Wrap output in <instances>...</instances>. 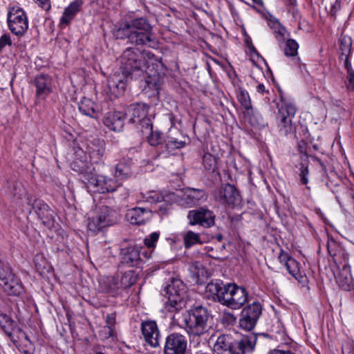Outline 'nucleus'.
<instances>
[{
    "label": "nucleus",
    "instance_id": "nucleus-1",
    "mask_svg": "<svg viewBox=\"0 0 354 354\" xmlns=\"http://www.w3.org/2000/svg\"><path fill=\"white\" fill-rule=\"evenodd\" d=\"M121 75H115L110 83L119 92L125 91L127 83L133 72L144 71L156 66L163 68V64L156 55L149 50H140L136 48H126L120 58Z\"/></svg>",
    "mask_w": 354,
    "mask_h": 354
},
{
    "label": "nucleus",
    "instance_id": "nucleus-2",
    "mask_svg": "<svg viewBox=\"0 0 354 354\" xmlns=\"http://www.w3.org/2000/svg\"><path fill=\"white\" fill-rule=\"evenodd\" d=\"M113 34L117 39H127L128 44L133 46H158L153 26L147 17H129L115 26Z\"/></svg>",
    "mask_w": 354,
    "mask_h": 354
},
{
    "label": "nucleus",
    "instance_id": "nucleus-3",
    "mask_svg": "<svg viewBox=\"0 0 354 354\" xmlns=\"http://www.w3.org/2000/svg\"><path fill=\"white\" fill-rule=\"evenodd\" d=\"M257 336L253 334L234 337L229 334L219 335L214 348L218 353L227 351L230 354H250L255 348Z\"/></svg>",
    "mask_w": 354,
    "mask_h": 354
},
{
    "label": "nucleus",
    "instance_id": "nucleus-4",
    "mask_svg": "<svg viewBox=\"0 0 354 354\" xmlns=\"http://www.w3.org/2000/svg\"><path fill=\"white\" fill-rule=\"evenodd\" d=\"M210 313L202 305L194 306L183 316L184 328L192 342L207 333L209 329L208 321Z\"/></svg>",
    "mask_w": 354,
    "mask_h": 354
},
{
    "label": "nucleus",
    "instance_id": "nucleus-5",
    "mask_svg": "<svg viewBox=\"0 0 354 354\" xmlns=\"http://www.w3.org/2000/svg\"><path fill=\"white\" fill-rule=\"evenodd\" d=\"M187 288L182 280L171 278L164 288L162 295L167 297L165 309L169 312H179L186 307Z\"/></svg>",
    "mask_w": 354,
    "mask_h": 354
},
{
    "label": "nucleus",
    "instance_id": "nucleus-6",
    "mask_svg": "<svg viewBox=\"0 0 354 354\" xmlns=\"http://www.w3.org/2000/svg\"><path fill=\"white\" fill-rule=\"evenodd\" d=\"M278 109L277 114V128L279 136H288L295 133L296 125L292 119L297 112L295 104L288 98L285 97L280 91V100L277 104Z\"/></svg>",
    "mask_w": 354,
    "mask_h": 354
},
{
    "label": "nucleus",
    "instance_id": "nucleus-7",
    "mask_svg": "<svg viewBox=\"0 0 354 354\" xmlns=\"http://www.w3.org/2000/svg\"><path fill=\"white\" fill-rule=\"evenodd\" d=\"M82 181L86 185L89 192L104 194L106 192H113L114 191L124 192V197L129 196V191L124 187L118 185L116 182L106 176L102 175L86 174L81 178Z\"/></svg>",
    "mask_w": 354,
    "mask_h": 354
},
{
    "label": "nucleus",
    "instance_id": "nucleus-8",
    "mask_svg": "<svg viewBox=\"0 0 354 354\" xmlns=\"http://www.w3.org/2000/svg\"><path fill=\"white\" fill-rule=\"evenodd\" d=\"M7 22L10 30L18 36L23 35L28 28V17L24 10L18 6L9 8Z\"/></svg>",
    "mask_w": 354,
    "mask_h": 354
},
{
    "label": "nucleus",
    "instance_id": "nucleus-9",
    "mask_svg": "<svg viewBox=\"0 0 354 354\" xmlns=\"http://www.w3.org/2000/svg\"><path fill=\"white\" fill-rule=\"evenodd\" d=\"M159 67L153 66V68H147V75L145 77L142 91L148 97L158 96L160 91L164 83L165 74L158 71Z\"/></svg>",
    "mask_w": 354,
    "mask_h": 354
},
{
    "label": "nucleus",
    "instance_id": "nucleus-10",
    "mask_svg": "<svg viewBox=\"0 0 354 354\" xmlns=\"http://www.w3.org/2000/svg\"><path fill=\"white\" fill-rule=\"evenodd\" d=\"M149 106L142 102H136L128 106L127 113L129 122L140 126V130L148 129L151 125V119L147 117Z\"/></svg>",
    "mask_w": 354,
    "mask_h": 354
},
{
    "label": "nucleus",
    "instance_id": "nucleus-11",
    "mask_svg": "<svg viewBox=\"0 0 354 354\" xmlns=\"http://www.w3.org/2000/svg\"><path fill=\"white\" fill-rule=\"evenodd\" d=\"M262 313V307L259 302L254 301L242 310L239 319L241 328L250 331L254 329Z\"/></svg>",
    "mask_w": 354,
    "mask_h": 354
},
{
    "label": "nucleus",
    "instance_id": "nucleus-12",
    "mask_svg": "<svg viewBox=\"0 0 354 354\" xmlns=\"http://www.w3.org/2000/svg\"><path fill=\"white\" fill-rule=\"evenodd\" d=\"M215 201L221 204L237 205L241 202V197L236 188L229 183L221 185L213 192Z\"/></svg>",
    "mask_w": 354,
    "mask_h": 354
},
{
    "label": "nucleus",
    "instance_id": "nucleus-13",
    "mask_svg": "<svg viewBox=\"0 0 354 354\" xmlns=\"http://www.w3.org/2000/svg\"><path fill=\"white\" fill-rule=\"evenodd\" d=\"M113 210L107 206L99 207L96 216L88 218L87 227L89 231L95 234L103 228L113 224Z\"/></svg>",
    "mask_w": 354,
    "mask_h": 354
},
{
    "label": "nucleus",
    "instance_id": "nucleus-14",
    "mask_svg": "<svg viewBox=\"0 0 354 354\" xmlns=\"http://www.w3.org/2000/svg\"><path fill=\"white\" fill-rule=\"evenodd\" d=\"M187 218L190 225H199L209 228L214 225L216 216L212 211L202 207L189 211Z\"/></svg>",
    "mask_w": 354,
    "mask_h": 354
},
{
    "label": "nucleus",
    "instance_id": "nucleus-15",
    "mask_svg": "<svg viewBox=\"0 0 354 354\" xmlns=\"http://www.w3.org/2000/svg\"><path fill=\"white\" fill-rule=\"evenodd\" d=\"M228 290V283L224 284L221 280L212 281L206 286L205 297L225 306Z\"/></svg>",
    "mask_w": 354,
    "mask_h": 354
},
{
    "label": "nucleus",
    "instance_id": "nucleus-16",
    "mask_svg": "<svg viewBox=\"0 0 354 354\" xmlns=\"http://www.w3.org/2000/svg\"><path fill=\"white\" fill-rule=\"evenodd\" d=\"M228 287L225 306L232 309H239L248 301V292L243 287L235 283H228Z\"/></svg>",
    "mask_w": 354,
    "mask_h": 354
},
{
    "label": "nucleus",
    "instance_id": "nucleus-17",
    "mask_svg": "<svg viewBox=\"0 0 354 354\" xmlns=\"http://www.w3.org/2000/svg\"><path fill=\"white\" fill-rule=\"evenodd\" d=\"M32 206L44 226L49 230L53 229L55 224V214L48 205L42 200L36 199L33 201Z\"/></svg>",
    "mask_w": 354,
    "mask_h": 354
},
{
    "label": "nucleus",
    "instance_id": "nucleus-18",
    "mask_svg": "<svg viewBox=\"0 0 354 354\" xmlns=\"http://www.w3.org/2000/svg\"><path fill=\"white\" fill-rule=\"evenodd\" d=\"M187 347L186 337L182 334L172 333L166 337L164 354H185Z\"/></svg>",
    "mask_w": 354,
    "mask_h": 354
},
{
    "label": "nucleus",
    "instance_id": "nucleus-19",
    "mask_svg": "<svg viewBox=\"0 0 354 354\" xmlns=\"http://www.w3.org/2000/svg\"><path fill=\"white\" fill-rule=\"evenodd\" d=\"M106 142L104 139L94 138L87 144L88 153L91 164L102 165L105 159Z\"/></svg>",
    "mask_w": 354,
    "mask_h": 354
},
{
    "label": "nucleus",
    "instance_id": "nucleus-20",
    "mask_svg": "<svg viewBox=\"0 0 354 354\" xmlns=\"http://www.w3.org/2000/svg\"><path fill=\"white\" fill-rule=\"evenodd\" d=\"M142 333L145 342L152 347H157L160 345V332L156 322L152 320H147L142 322Z\"/></svg>",
    "mask_w": 354,
    "mask_h": 354
},
{
    "label": "nucleus",
    "instance_id": "nucleus-21",
    "mask_svg": "<svg viewBox=\"0 0 354 354\" xmlns=\"http://www.w3.org/2000/svg\"><path fill=\"white\" fill-rule=\"evenodd\" d=\"M120 263L127 267L138 266L142 259L140 249L136 245H130L120 250Z\"/></svg>",
    "mask_w": 354,
    "mask_h": 354
},
{
    "label": "nucleus",
    "instance_id": "nucleus-22",
    "mask_svg": "<svg viewBox=\"0 0 354 354\" xmlns=\"http://www.w3.org/2000/svg\"><path fill=\"white\" fill-rule=\"evenodd\" d=\"M151 211L144 207H134L127 210V220L132 225H144L151 217Z\"/></svg>",
    "mask_w": 354,
    "mask_h": 354
},
{
    "label": "nucleus",
    "instance_id": "nucleus-23",
    "mask_svg": "<svg viewBox=\"0 0 354 354\" xmlns=\"http://www.w3.org/2000/svg\"><path fill=\"white\" fill-rule=\"evenodd\" d=\"M207 198V194L205 190L201 189H195L187 187L183 194L182 200L184 203L189 207L196 206L201 203L204 202Z\"/></svg>",
    "mask_w": 354,
    "mask_h": 354
},
{
    "label": "nucleus",
    "instance_id": "nucleus-24",
    "mask_svg": "<svg viewBox=\"0 0 354 354\" xmlns=\"http://www.w3.org/2000/svg\"><path fill=\"white\" fill-rule=\"evenodd\" d=\"M125 114L120 111H110L104 119V124L113 131H120L124 124Z\"/></svg>",
    "mask_w": 354,
    "mask_h": 354
},
{
    "label": "nucleus",
    "instance_id": "nucleus-25",
    "mask_svg": "<svg viewBox=\"0 0 354 354\" xmlns=\"http://www.w3.org/2000/svg\"><path fill=\"white\" fill-rule=\"evenodd\" d=\"M34 84L36 87V96L39 98L45 99L52 91V80L48 75L36 76Z\"/></svg>",
    "mask_w": 354,
    "mask_h": 354
},
{
    "label": "nucleus",
    "instance_id": "nucleus-26",
    "mask_svg": "<svg viewBox=\"0 0 354 354\" xmlns=\"http://www.w3.org/2000/svg\"><path fill=\"white\" fill-rule=\"evenodd\" d=\"M71 167L73 171L82 176L91 174V165L87 161L86 153L82 149L75 152V158L71 163Z\"/></svg>",
    "mask_w": 354,
    "mask_h": 354
},
{
    "label": "nucleus",
    "instance_id": "nucleus-27",
    "mask_svg": "<svg viewBox=\"0 0 354 354\" xmlns=\"http://www.w3.org/2000/svg\"><path fill=\"white\" fill-rule=\"evenodd\" d=\"M280 263L283 264L289 274L296 279L302 277L299 268V263L294 258L291 257L287 252L281 250L278 257Z\"/></svg>",
    "mask_w": 354,
    "mask_h": 354
},
{
    "label": "nucleus",
    "instance_id": "nucleus-28",
    "mask_svg": "<svg viewBox=\"0 0 354 354\" xmlns=\"http://www.w3.org/2000/svg\"><path fill=\"white\" fill-rule=\"evenodd\" d=\"M83 5V0H74L64 9L60 19L59 26L64 28L68 26L75 15L80 11Z\"/></svg>",
    "mask_w": 354,
    "mask_h": 354
},
{
    "label": "nucleus",
    "instance_id": "nucleus-29",
    "mask_svg": "<svg viewBox=\"0 0 354 354\" xmlns=\"http://www.w3.org/2000/svg\"><path fill=\"white\" fill-rule=\"evenodd\" d=\"M2 283L4 291L9 295L19 296L24 292L22 283L14 273Z\"/></svg>",
    "mask_w": 354,
    "mask_h": 354
},
{
    "label": "nucleus",
    "instance_id": "nucleus-30",
    "mask_svg": "<svg viewBox=\"0 0 354 354\" xmlns=\"http://www.w3.org/2000/svg\"><path fill=\"white\" fill-rule=\"evenodd\" d=\"M0 327L3 329L8 337L15 344L18 339L15 337L14 334L17 332V323L6 314H0Z\"/></svg>",
    "mask_w": 354,
    "mask_h": 354
},
{
    "label": "nucleus",
    "instance_id": "nucleus-31",
    "mask_svg": "<svg viewBox=\"0 0 354 354\" xmlns=\"http://www.w3.org/2000/svg\"><path fill=\"white\" fill-rule=\"evenodd\" d=\"M263 15L266 19L268 26L273 30L276 39L279 41L283 40L286 28L281 24L279 19L268 12L263 13Z\"/></svg>",
    "mask_w": 354,
    "mask_h": 354
},
{
    "label": "nucleus",
    "instance_id": "nucleus-32",
    "mask_svg": "<svg viewBox=\"0 0 354 354\" xmlns=\"http://www.w3.org/2000/svg\"><path fill=\"white\" fill-rule=\"evenodd\" d=\"M80 111L84 115L97 118L99 116V110L97 104L89 98L83 97L78 104Z\"/></svg>",
    "mask_w": 354,
    "mask_h": 354
},
{
    "label": "nucleus",
    "instance_id": "nucleus-33",
    "mask_svg": "<svg viewBox=\"0 0 354 354\" xmlns=\"http://www.w3.org/2000/svg\"><path fill=\"white\" fill-rule=\"evenodd\" d=\"M143 134H148L147 141L151 146L165 147V141L162 133L159 131H153V124H151L148 129H143L141 130Z\"/></svg>",
    "mask_w": 354,
    "mask_h": 354
},
{
    "label": "nucleus",
    "instance_id": "nucleus-34",
    "mask_svg": "<svg viewBox=\"0 0 354 354\" xmlns=\"http://www.w3.org/2000/svg\"><path fill=\"white\" fill-rule=\"evenodd\" d=\"M236 97L241 106L245 109L243 111L244 116L250 119L253 115V109L248 92L242 88H239L237 91Z\"/></svg>",
    "mask_w": 354,
    "mask_h": 354
},
{
    "label": "nucleus",
    "instance_id": "nucleus-35",
    "mask_svg": "<svg viewBox=\"0 0 354 354\" xmlns=\"http://www.w3.org/2000/svg\"><path fill=\"white\" fill-rule=\"evenodd\" d=\"M178 136H172L169 135L165 141V148L170 151L177 149H181L186 145L187 138L179 132H177Z\"/></svg>",
    "mask_w": 354,
    "mask_h": 354
},
{
    "label": "nucleus",
    "instance_id": "nucleus-36",
    "mask_svg": "<svg viewBox=\"0 0 354 354\" xmlns=\"http://www.w3.org/2000/svg\"><path fill=\"white\" fill-rule=\"evenodd\" d=\"M131 162L129 160H123L115 166V175L120 179H126L132 176L133 171L131 167Z\"/></svg>",
    "mask_w": 354,
    "mask_h": 354
},
{
    "label": "nucleus",
    "instance_id": "nucleus-37",
    "mask_svg": "<svg viewBox=\"0 0 354 354\" xmlns=\"http://www.w3.org/2000/svg\"><path fill=\"white\" fill-rule=\"evenodd\" d=\"M138 277L133 270L125 272L120 279V285L116 288H127L133 285L137 281Z\"/></svg>",
    "mask_w": 354,
    "mask_h": 354
},
{
    "label": "nucleus",
    "instance_id": "nucleus-38",
    "mask_svg": "<svg viewBox=\"0 0 354 354\" xmlns=\"http://www.w3.org/2000/svg\"><path fill=\"white\" fill-rule=\"evenodd\" d=\"M218 158L212 156L209 153H205L203 157V162L204 167L210 173H214L218 169L217 166Z\"/></svg>",
    "mask_w": 354,
    "mask_h": 354
},
{
    "label": "nucleus",
    "instance_id": "nucleus-39",
    "mask_svg": "<svg viewBox=\"0 0 354 354\" xmlns=\"http://www.w3.org/2000/svg\"><path fill=\"white\" fill-rule=\"evenodd\" d=\"M352 50V39L348 36H344L339 39V59L344 56H350Z\"/></svg>",
    "mask_w": 354,
    "mask_h": 354
},
{
    "label": "nucleus",
    "instance_id": "nucleus-40",
    "mask_svg": "<svg viewBox=\"0 0 354 354\" xmlns=\"http://www.w3.org/2000/svg\"><path fill=\"white\" fill-rule=\"evenodd\" d=\"M183 242L185 248H189L196 244L202 243L199 234L191 230L187 231L183 236Z\"/></svg>",
    "mask_w": 354,
    "mask_h": 354
},
{
    "label": "nucleus",
    "instance_id": "nucleus-41",
    "mask_svg": "<svg viewBox=\"0 0 354 354\" xmlns=\"http://www.w3.org/2000/svg\"><path fill=\"white\" fill-rule=\"evenodd\" d=\"M299 45L295 39H289L286 42L283 49L284 54L287 57H295L297 55Z\"/></svg>",
    "mask_w": 354,
    "mask_h": 354
},
{
    "label": "nucleus",
    "instance_id": "nucleus-42",
    "mask_svg": "<svg viewBox=\"0 0 354 354\" xmlns=\"http://www.w3.org/2000/svg\"><path fill=\"white\" fill-rule=\"evenodd\" d=\"M142 198L149 203H157L163 201L162 194L156 191H149L142 194Z\"/></svg>",
    "mask_w": 354,
    "mask_h": 354
},
{
    "label": "nucleus",
    "instance_id": "nucleus-43",
    "mask_svg": "<svg viewBox=\"0 0 354 354\" xmlns=\"http://www.w3.org/2000/svg\"><path fill=\"white\" fill-rule=\"evenodd\" d=\"M13 274L10 266L0 258V280L1 281L8 279Z\"/></svg>",
    "mask_w": 354,
    "mask_h": 354
},
{
    "label": "nucleus",
    "instance_id": "nucleus-44",
    "mask_svg": "<svg viewBox=\"0 0 354 354\" xmlns=\"http://www.w3.org/2000/svg\"><path fill=\"white\" fill-rule=\"evenodd\" d=\"M115 319L116 315L115 313H111L106 316V327L105 328L106 333L108 334L109 337H113L115 330Z\"/></svg>",
    "mask_w": 354,
    "mask_h": 354
},
{
    "label": "nucleus",
    "instance_id": "nucleus-45",
    "mask_svg": "<svg viewBox=\"0 0 354 354\" xmlns=\"http://www.w3.org/2000/svg\"><path fill=\"white\" fill-rule=\"evenodd\" d=\"M309 170L307 163H301L299 168L300 182L302 185H306L308 183Z\"/></svg>",
    "mask_w": 354,
    "mask_h": 354
},
{
    "label": "nucleus",
    "instance_id": "nucleus-46",
    "mask_svg": "<svg viewBox=\"0 0 354 354\" xmlns=\"http://www.w3.org/2000/svg\"><path fill=\"white\" fill-rule=\"evenodd\" d=\"M297 150L301 156V161L308 162L309 156L307 152V142L304 140H301L297 144Z\"/></svg>",
    "mask_w": 354,
    "mask_h": 354
},
{
    "label": "nucleus",
    "instance_id": "nucleus-47",
    "mask_svg": "<svg viewBox=\"0 0 354 354\" xmlns=\"http://www.w3.org/2000/svg\"><path fill=\"white\" fill-rule=\"evenodd\" d=\"M160 233L154 232L149 234L148 236H147L145 240L144 243L145 245L147 248H153L155 246V243L158 241L159 239Z\"/></svg>",
    "mask_w": 354,
    "mask_h": 354
},
{
    "label": "nucleus",
    "instance_id": "nucleus-48",
    "mask_svg": "<svg viewBox=\"0 0 354 354\" xmlns=\"http://www.w3.org/2000/svg\"><path fill=\"white\" fill-rule=\"evenodd\" d=\"M342 0H335V3L332 5L329 11L330 16L333 19H336L337 12L341 9Z\"/></svg>",
    "mask_w": 354,
    "mask_h": 354
},
{
    "label": "nucleus",
    "instance_id": "nucleus-49",
    "mask_svg": "<svg viewBox=\"0 0 354 354\" xmlns=\"http://www.w3.org/2000/svg\"><path fill=\"white\" fill-rule=\"evenodd\" d=\"M286 6L288 7V10L291 12L292 15H295L297 12L295 7L297 6L296 0H284Z\"/></svg>",
    "mask_w": 354,
    "mask_h": 354
},
{
    "label": "nucleus",
    "instance_id": "nucleus-50",
    "mask_svg": "<svg viewBox=\"0 0 354 354\" xmlns=\"http://www.w3.org/2000/svg\"><path fill=\"white\" fill-rule=\"evenodd\" d=\"M348 78L346 88L348 91H354V71L348 73Z\"/></svg>",
    "mask_w": 354,
    "mask_h": 354
},
{
    "label": "nucleus",
    "instance_id": "nucleus-51",
    "mask_svg": "<svg viewBox=\"0 0 354 354\" xmlns=\"http://www.w3.org/2000/svg\"><path fill=\"white\" fill-rule=\"evenodd\" d=\"M12 41L8 35L4 34L0 38V49L4 48L6 45L10 46Z\"/></svg>",
    "mask_w": 354,
    "mask_h": 354
},
{
    "label": "nucleus",
    "instance_id": "nucleus-52",
    "mask_svg": "<svg viewBox=\"0 0 354 354\" xmlns=\"http://www.w3.org/2000/svg\"><path fill=\"white\" fill-rule=\"evenodd\" d=\"M25 348H18L19 351L22 354H33L34 353V348L32 342H30V346L28 344L25 345Z\"/></svg>",
    "mask_w": 354,
    "mask_h": 354
},
{
    "label": "nucleus",
    "instance_id": "nucleus-53",
    "mask_svg": "<svg viewBox=\"0 0 354 354\" xmlns=\"http://www.w3.org/2000/svg\"><path fill=\"white\" fill-rule=\"evenodd\" d=\"M268 354H295L290 350L272 349Z\"/></svg>",
    "mask_w": 354,
    "mask_h": 354
},
{
    "label": "nucleus",
    "instance_id": "nucleus-54",
    "mask_svg": "<svg viewBox=\"0 0 354 354\" xmlns=\"http://www.w3.org/2000/svg\"><path fill=\"white\" fill-rule=\"evenodd\" d=\"M341 59L344 61V65L347 70V73L354 71L351 68V64L349 62V56H344L343 59Z\"/></svg>",
    "mask_w": 354,
    "mask_h": 354
},
{
    "label": "nucleus",
    "instance_id": "nucleus-55",
    "mask_svg": "<svg viewBox=\"0 0 354 354\" xmlns=\"http://www.w3.org/2000/svg\"><path fill=\"white\" fill-rule=\"evenodd\" d=\"M37 1H38L41 7L46 10H48L50 7V0H37Z\"/></svg>",
    "mask_w": 354,
    "mask_h": 354
},
{
    "label": "nucleus",
    "instance_id": "nucleus-56",
    "mask_svg": "<svg viewBox=\"0 0 354 354\" xmlns=\"http://www.w3.org/2000/svg\"><path fill=\"white\" fill-rule=\"evenodd\" d=\"M310 157L313 160L317 161L319 164V165L321 166L324 172H326V166L325 165L323 161H322L319 158H317L315 156H310Z\"/></svg>",
    "mask_w": 354,
    "mask_h": 354
},
{
    "label": "nucleus",
    "instance_id": "nucleus-57",
    "mask_svg": "<svg viewBox=\"0 0 354 354\" xmlns=\"http://www.w3.org/2000/svg\"><path fill=\"white\" fill-rule=\"evenodd\" d=\"M16 333H18L19 335H20L22 337H24V339L27 341V344L28 345L30 346V342H31L29 339V337L28 336L24 333L22 331V330L21 328H18L17 329V332Z\"/></svg>",
    "mask_w": 354,
    "mask_h": 354
},
{
    "label": "nucleus",
    "instance_id": "nucleus-58",
    "mask_svg": "<svg viewBox=\"0 0 354 354\" xmlns=\"http://www.w3.org/2000/svg\"><path fill=\"white\" fill-rule=\"evenodd\" d=\"M257 89V91L260 93H263L264 92L268 93V91L266 90V87L263 84H259Z\"/></svg>",
    "mask_w": 354,
    "mask_h": 354
},
{
    "label": "nucleus",
    "instance_id": "nucleus-59",
    "mask_svg": "<svg viewBox=\"0 0 354 354\" xmlns=\"http://www.w3.org/2000/svg\"><path fill=\"white\" fill-rule=\"evenodd\" d=\"M115 192L117 193V194H119L120 196H121L122 199H126L128 197V196L127 197H124V193L122 191H115Z\"/></svg>",
    "mask_w": 354,
    "mask_h": 354
},
{
    "label": "nucleus",
    "instance_id": "nucleus-60",
    "mask_svg": "<svg viewBox=\"0 0 354 354\" xmlns=\"http://www.w3.org/2000/svg\"><path fill=\"white\" fill-rule=\"evenodd\" d=\"M252 1L257 5H259L261 6H263V2L262 0H252Z\"/></svg>",
    "mask_w": 354,
    "mask_h": 354
},
{
    "label": "nucleus",
    "instance_id": "nucleus-61",
    "mask_svg": "<svg viewBox=\"0 0 354 354\" xmlns=\"http://www.w3.org/2000/svg\"><path fill=\"white\" fill-rule=\"evenodd\" d=\"M312 147H313L314 151H319V146L317 144L313 145Z\"/></svg>",
    "mask_w": 354,
    "mask_h": 354
},
{
    "label": "nucleus",
    "instance_id": "nucleus-62",
    "mask_svg": "<svg viewBox=\"0 0 354 354\" xmlns=\"http://www.w3.org/2000/svg\"><path fill=\"white\" fill-rule=\"evenodd\" d=\"M196 354H214L212 353H206V352H203V351H198V352H196Z\"/></svg>",
    "mask_w": 354,
    "mask_h": 354
},
{
    "label": "nucleus",
    "instance_id": "nucleus-63",
    "mask_svg": "<svg viewBox=\"0 0 354 354\" xmlns=\"http://www.w3.org/2000/svg\"><path fill=\"white\" fill-rule=\"evenodd\" d=\"M216 238L218 241H221L223 239V236L221 234H218Z\"/></svg>",
    "mask_w": 354,
    "mask_h": 354
},
{
    "label": "nucleus",
    "instance_id": "nucleus-64",
    "mask_svg": "<svg viewBox=\"0 0 354 354\" xmlns=\"http://www.w3.org/2000/svg\"><path fill=\"white\" fill-rule=\"evenodd\" d=\"M339 284H340V286L342 287H344L345 289H346V288H348L349 287V286L348 284L346 285V286H344V284H342L341 283Z\"/></svg>",
    "mask_w": 354,
    "mask_h": 354
}]
</instances>
